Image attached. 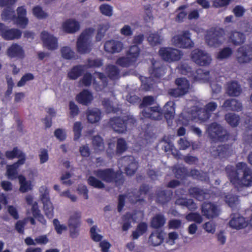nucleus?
Masks as SVG:
<instances>
[{"label":"nucleus","mask_w":252,"mask_h":252,"mask_svg":"<svg viewBox=\"0 0 252 252\" xmlns=\"http://www.w3.org/2000/svg\"><path fill=\"white\" fill-rule=\"evenodd\" d=\"M226 171L230 182L236 188L248 187L252 185V171L248 168L246 163H238L235 170L228 166L226 168Z\"/></svg>","instance_id":"obj_1"},{"label":"nucleus","mask_w":252,"mask_h":252,"mask_svg":"<svg viewBox=\"0 0 252 252\" xmlns=\"http://www.w3.org/2000/svg\"><path fill=\"white\" fill-rule=\"evenodd\" d=\"M94 29H86L78 37L76 43V49L80 54L89 53L92 47V39L94 32Z\"/></svg>","instance_id":"obj_2"},{"label":"nucleus","mask_w":252,"mask_h":252,"mask_svg":"<svg viewBox=\"0 0 252 252\" xmlns=\"http://www.w3.org/2000/svg\"><path fill=\"white\" fill-rule=\"evenodd\" d=\"M224 32L222 30L214 31L211 30L207 32L205 35V41L211 47H217L220 45L224 40L223 34Z\"/></svg>","instance_id":"obj_3"},{"label":"nucleus","mask_w":252,"mask_h":252,"mask_svg":"<svg viewBox=\"0 0 252 252\" xmlns=\"http://www.w3.org/2000/svg\"><path fill=\"white\" fill-rule=\"evenodd\" d=\"M217 105L215 102L209 103L206 106V109H201L199 108V105L196 106L191 112V117L192 119H197L201 121L208 119L210 116V113L214 111L217 108Z\"/></svg>","instance_id":"obj_4"},{"label":"nucleus","mask_w":252,"mask_h":252,"mask_svg":"<svg viewBox=\"0 0 252 252\" xmlns=\"http://www.w3.org/2000/svg\"><path fill=\"white\" fill-rule=\"evenodd\" d=\"M171 42L174 46L180 48H190L193 45L190 39V34L188 31L174 35L171 39Z\"/></svg>","instance_id":"obj_5"},{"label":"nucleus","mask_w":252,"mask_h":252,"mask_svg":"<svg viewBox=\"0 0 252 252\" xmlns=\"http://www.w3.org/2000/svg\"><path fill=\"white\" fill-rule=\"evenodd\" d=\"M159 54L163 60L172 62L179 60L182 56L180 50L172 48H161L159 51Z\"/></svg>","instance_id":"obj_6"},{"label":"nucleus","mask_w":252,"mask_h":252,"mask_svg":"<svg viewBox=\"0 0 252 252\" xmlns=\"http://www.w3.org/2000/svg\"><path fill=\"white\" fill-rule=\"evenodd\" d=\"M191 57L193 62L200 65H207L212 61L208 54L198 49L192 51Z\"/></svg>","instance_id":"obj_7"},{"label":"nucleus","mask_w":252,"mask_h":252,"mask_svg":"<svg viewBox=\"0 0 252 252\" xmlns=\"http://www.w3.org/2000/svg\"><path fill=\"white\" fill-rule=\"evenodd\" d=\"M139 50L137 45L131 46L129 50L127 57L120 58L117 64L122 66H127L135 62L138 57Z\"/></svg>","instance_id":"obj_8"},{"label":"nucleus","mask_w":252,"mask_h":252,"mask_svg":"<svg viewBox=\"0 0 252 252\" xmlns=\"http://www.w3.org/2000/svg\"><path fill=\"white\" fill-rule=\"evenodd\" d=\"M36 176V173L33 171H29L28 178L30 179L29 181L26 180V177L23 175H20L18 177L19 183L20 184L19 190L21 192L24 193L31 190L33 187L32 181Z\"/></svg>","instance_id":"obj_9"},{"label":"nucleus","mask_w":252,"mask_h":252,"mask_svg":"<svg viewBox=\"0 0 252 252\" xmlns=\"http://www.w3.org/2000/svg\"><path fill=\"white\" fill-rule=\"evenodd\" d=\"M26 201L28 204L31 206V212L32 216L44 225L46 224V220L43 216L41 214L38 204L36 201H33V197L31 195H27L26 196Z\"/></svg>","instance_id":"obj_10"},{"label":"nucleus","mask_w":252,"mask_h":252,"mask_svg":"<svg viewBox=\"0 0 252 252\" xmlns=\"http://www.w3.org/2000/svg\"><path fill=\"white\" fill-rule=\"evenodd\" d=\"M96 176L106 183L117 182V179H121V173H116L112 169L98 170L95 172Z\"/></svg>","instance_id":"obj_11"},{"label":"nucleus","mask_w":252,"mask_h":252,"mask_svg":"<svg viewBox=\"0 0 252 252\" xmlns=\"http://www.w3.org/2000/svg\"><path fill=\"white\" fill-rule=\"evenodd\" d=\"M210 136L214 139L220 141H223L227 139L226 132L223 130L222 128L216 124H213L207 129Z\"/></svg>","instance_id":"obj_12"},{"label":"nucleus","mask_w":252,"mask_h":252,"mask_svg":"<svg viewBox=\"0 0 252 252\" xmlns=\"http://www.w3.org/2000/svg\"><path fill=\"white\" fill-rule=\"evenodd\" d=\"M135 120L132 117H129L126 122L125 123L123 120L120 118H115L110 120V125L112 128L116 131L120 133L124 132L126 130V125L134 124Z\"/></svg>","instance_id":"obj_13"},{"label":"nucleus","mask_w":252,"mask_h":252,"mask_svg":"<svg viewBox=\"0 0 252 252\" xmlns=\"http://www.w3.org/2000/svg\"><path fill=\"white\" fill-rule=\"evenodd\" d=\"M40 38L43 46L49 50H55L58 47L57 39L47 31H43L40 34Z\"/></svg>","instance_id":"obj_14"},{"label":"nucleus","mask_w":252,"mask_h":252,"mask_svg":"<svg viewBox=\"0 0 252 252\" xmlns=\"http://www.w3.org/2000/svg\"><path fill=\"white\" fill-rule=\"evenodd\" d=\"M176 84L178 86V89L170 92V94L173 96L177 97L182 95L188 92L189 86L188 81L186 79L178 78L176 80Z\"/></svg>","instance_id":"obj_15"},{"label":"nucleus","mask_w":252,"mask_h":252,"mask_svg":"<svg viewBox=\"0 0 252 252\" xmlns=\"http://www.w3.org/2000/svg\"><path fill=\"white\" fill-rule=\"evenodd\" d=\"M24 159H19L18 160L14 163L10 165H7L6 166V171L5 173V176L7 178L10 180H14L16 178H18L19 176L18 175V169L20 166L24 164Z\"/></svg>","instance_id":"obj_16"},{"label":"nucleus","mask_w":252,"mask_h":252,"mask_svg":"<svg viewBox=\"0 0 252 252\" xmlns=\"http://www.w3.org/2000/svg\"><path fill=\"white\" fill-rule=\"evenodd\" d=\"M80 25L79 22L75 19H68L64 21L62 25V29L64 32L73 33L79 30Z\"/></svg>","instance_id":"obj_17"},{"label":"nucleus","mask_w":252,"mask_h":252,"mask_svg":"<svg viewBox=\"0 0 252 252\" xmlns=\"http://www.w3.org/2000/svg\"><path fill=\"white\" fill-rule=\"evenodd\" d=\"M237 58L241 63H248L252 60V48L249 46H243L238 51Z\"/></svg>","instance_id":"obj_18"},{"label":"nucleus","mask_w":252,"mask_h":252,"mask_svg":"<svg viewBox=\"0 0 252 252\" xmlns=\"http://www.w3.org/2000/svg\"><path fill=\"white\" fill-rule=\"evenodd\" d=\"M128 164V166L126 167V172L127 175H131L135 172L137 168V163L134 161L133 157H124L119 161V165L124 164L125 166H126Z\"/></svg>","instance_id":"obj_19"},{"label":"nucleus","mask_w":252,"mask_h":252,"mask_svg":"<svg viewBox=\"0 0 252 252\" xmlns=\"http://www.w3.org/2000/svg\"><path fill=\"white\" fill-rule=\"evenodd\" d=\"M17 16L14 18V22L20 27L24 28L28 23V19L26 17V9L23 6L17 9Z\"/></svg>","instance_id":"obj_20"},{"label":"nucleus","mask_w":252,"mask_h":252,"mask_svg":"<svg viewBox=\"0 0 252 252\" xmlns=\"http://www.w3.org/2000/svg\"><path fill=\"white\" fill-rule=\"evenodd\" d=\"M144 117L149 118L154 120H159L161 118V109L158 106L146 108L142 113Z\"/></svg>","instance_id":"obj_21"},{"label":"nucleus","mask_w":252,"mask_h":252,"mask_svg":"<svg viewBox=\"0 0 252 252\" xmlns=\"http://www.w3.org/2000/svg\"><path fill=\"white\" fill-rule=\"evenodd\" d=\"M202 212L208 218H212L219 215V209L213 204L209 203H204L202 207Z\"/></svg>","instance_id":"obj_22"},{"label":"nucleus","mask_w":252,"mask_h":252,"mask_svg":"<svg viewBox=\"0 0 252 252\" xmlns=\"http://www.w3.org/2000/svg\"><path fill=\"white\" fill-rule=\"evenodd\" d=\"M123 48L121 42L113 40L107 41L104 45L105 50L111 53L120 52Z\"/></svg>","instance_id":"obj_23"},{"label":"nucleus","mask_w":252,"mask_h":252,"mask_svg":"<svg viewBox=\"0 0 252 252\" xmlns=\"http://www.w3.org/2000/svg\"><path fill=\"white\" fill-rule=\"evenodd\" d=\"M86 115L88 121L91 124L98 122L101 118V112L97 108L88 109Z\"/></svg>","instance_id":"obj_24"},{"label":"nucleus","mask_w":252,"mask_h":252,"mask_svg":"<svg viewBox=\"0 0 252 252\" xmlns=\"http://www.w3.org/2000/svg\"><path fill=\"white\" fill-rule=\"evenodd\" d=\"M248 222L245 219L239 215H236L233 217L229 222L230 226L233 228L241 229L247 226Z\"/></svg>","instance_id":"obj_25"},{"label":"nucleus","mask_w":252,"mask_h":252,"mask_svg":"<svg viewBox=\"0 0 252 252\" xmlns=\"http://www.w3.org/2000/svg\"><path fill=\"white\" fill-rule=\"evenodd\" d=\"M93 99V96L92 94L87 90L82 91L76 96L77 102L84 105L88 104Z\"/></svg>","instance_id":"obj_26"},{"label":"nucleus","mask_w":252,"mask_h":252,"mask_svg":"<svg viewBox=\"0 0 252 252\" xmlns=\"http://www.w3.org/2000/svg\"><path fill=\"white\" fill-rule=\"evenodd\" d=\"M81 213L74 211L71 213L68 220V227H79L81 223Z\"/></svg>","instance_id":"obj_27"},{"label":"nucleus","mask_w":252,"mask_h":252,"mask_svg":"<svg viewBox=\"0 0 252 252\" xmlns=\"http://www.w3.org/2000/svg\"><path fill=\"white\" fill-rule=\"evenodd\" d=\"M164 238V233L158 230L153 233L149 237V242L153 246H158L161 243Z\"/></svg>","instance_id":"obj_28"},{"label":"nucleus","mask_w":252,"mask_h":252,"mask_svg":"<svg viewBox=\"0 0 252 252\" xmlns=\"http://www.w3.org/2000/svg\"><path fill=\"white\" fill-rule=\"evenodd\" d=\"M21 32L18 30H6L5 29L4 33H2V37L5 39L12 40L19 38L21 37Z\"/></svg>","instance_id":"obj_29"},{"label":"nucleus","mask_w":252,"mask_h":252,"mask_svg":"<svg viewBox=\"0 0 252 252\" xmlns=\"http://www.w3.org/2000/svg\"><path fill=\"white\" fill-rule=\"evenodd\" d=\"M164 111L165 112V118L169 123V120L174 116L175 107L174 102L172 101L167 102L164 107Z\"/></svg>","instance_id":"obj_30"},{"label":"nucleus","mask_w":252,"mask_h":252,"mask_svg":"<svg viewBox=\"0 0 252 252\" xmlns=\"http://www.w3.org/2000/svg\"><path fill=\"white\" fill-rule=\"evenodd\" d=\"M241 103L238 102L234 99L226 100L222 106V107L226 110H232L235 111H238L241 109Z\"/></svg>","instance_id":"obj_31"},{"label":"nucleus","mask_w":252,"mask_h":252,"mask_svg":"<svg viewBox=\"0 0 252 252\" xmlns=\"http://www.w3.org/2000/svg\"><path fill=\"white\" fill-rule=\"evenodd\" d=\"M229 39L233 44L238 45L244 42L245 37L243 33L239 32H234L231 33Z\"/></svg>","instance_id":"obj_32"},{"label":"nucleus","mask_w":252,"mask_h":252,"mask_svg":"<svg viewBox=\"0 0 252 252\" xmlns=\"http://www.w3.org/2000/svg\"><path fill=\"white\" fill-rule=\"evenodd\" d=\"M241 88L236 82H232L227 84V92L229 95L237 96L240 94Z\"/></svg>","instance_id":"obj_33"},{"label":"nucleus","mask_w":252,"mask_h":252,"mask_svg":"<svg viewBox=\"0 0 252 252\" xmlns=\"http://www.w3.org/2000/svg\"><path fill=\"white\" fill-rule=\"evenodd\" d=\"M6 157L10 159L14 158H18L19 159H24V162L26 160V157L25 154L17 148H14L12 151H7L5 153Z\"/></svg>","instance_id":"obj_34"},{"label":"nucleus","mask_w":252,"mask_h":252,"mask_svg":"<svg viewBox=\"0 0 252 252\" xmlns=\"http://www.w3.org/2000/svg\"><path fill=\"white\" fill-rule=\"evenodd\" d=\"M23 54V50L21 47L17 45H12L7 50V55L11 58L20 57Z\"/></svg>","instance_id":"obj_35"},{"label":"nucleus","mask_w":252,"mask_h":252,"mask_svg":"<svg viewBox=\"0 0 252 252\" xmlns=\"http://www.w3.org/2000/svg\"><path fill=\"white\" fill-rule=\"evenodd\" d=\"M43 204V210L46 217L52 219L54 217V207L50 200L42 201Z\"/></svg>","instance_id":"obj_36"},{"label":"nucleus","mask_w":252,"mask_h":252,"mask_svg":"<svg viewBox=\"0 0 252 252\" xmlns=\"http://www.w3.org/2000/svg\"><path fill=\"white\" fill-rule=\"evenodd\" d=\"M110 24L109 23H105L101 24L98 28L97 33L96 36V40L99 41L103 36L105 32L110 28Z\"/></svg>","instance_id":"obj_37"},{"label":"nucleus","mask_w":252,"mask_h":252,"mask_svg":"<svg viewBox=\"0 0 252 252\" xmlns=\"http://www.w3.org/2000/svg\"><path fill=\"white\" fill-rule=\"evenodd\" d=\"M32 11L33 15L39 19H45L48 16L47 13L39 6L34 7L32 9Z\"/></svg>","instance_id":"obj_38"},{"label":"nucleus","mask_w":252,"mask_h":252,"mask_svg":"<svg viewBox=\"0 0 252 252\" xmlns=\"http://www.w3.org/2000/svg\"><path fill=\"white\" fill-rule=\"evenodd\" d=\"M142 217V214L141 212H138L134 214L131 217L129 216L125 217V222H124L123 226V229L124 231H126L130 227L129 221L130 220L136 221L137 217L141 218Z\"/></svg>","instance_id":"obj_39"},{"label":"nucleus","mask_w":252,"mask_h":252,"mask_svg":"<svg viewBox=\"0 0 252 252\" xmlns=\"http://www.w3.org/2000/svg\"><path fill=\"white\" fill-rule=\"evenodd\" d=\"M190 193L199 200H203L208 196V194L205 193L202 190H200L198 188L190 189Z\"/></svg>","instance_id":"obj_40"},{"label":"nucleus","mask_w":252,"mask_h":252,"mask_svg":"<svg viewBox=\"0 0 252 252\" xmlns=\"http://www.w3.org/2000/svg\"><path fill=\"white\" fill-rule=\"evenodd\" d=\"M194 75L195 81H199L200 82H205L209 79V74L208 72H204L203 70L199 69L195 73Z\"/></svg>","instance_id":"obj_41"},{"label":"nucleus","mask_w":252,"mask_h":252,"mask_svg":"<svg viewBox=\"0 0 252 252\" xmlns=\"http://www.w3.org/2000/svg\"><path fill=\"white\" fill-rule=\"evenodd\" d=\"M53 223L56 232L59 234H61L63 232L67 229L66 225L62 224L57 219H55L53 220Z\"/></svg>","instance_id":"obj_42"},{"label":"nucleus","mask_w":252,"mask_h":252,"mask_svg":"<svg viewBox=\"0 0 252 252\" xmlns=\"http://www.w3.org/2000/svg\"><path fill=\"white\" fill-rule=\"evenodd\" d=\"M88 183L90 186L95 188L102 189L105 187L104 184L101 181L93 176L89 177Z\"/></svg>","instance_id":"obj_43"},{"label":"nucleus","mask_w":252,"mask_h":252,"mask_svg":"<svg viewBox=\"0 0 252 252\" xmlns=\"http://www.w3.org/2000/svg\"><path fill=\"white\" fill-rule=\"evenodd\" d=\"M147 226L144 223L138 225L137 229L133 232L132 237L134 239H137L140 235L144 234L147 230Z\"/></svg>","instance_id":"obj_44"},{"label":"nucleus","mask_w":252,"mask_h":252,"mask_svg":"<svg viewBox=\"0 0 252 252\" xmlns=\"http://www.w3.org/2000/svg\"><path fill=\"white\" fill-rule=\"evenodd\" d=\"M165 222V220L162 216L157 215L153 218L152 225L154 227L158 228L163 226Z\"/></svg>","instance_id":"obj_45"},{"label":"nucleus","mask_w":252,"mask_h":252,"mask_svg":"<svg viewBox=\"0 0 252 252\" xmlns=\"http://www.w3.org/2000/svg\"><path fill=\"white\" fill-rule=\"evenodd\" d=\"M148 42L152 45L159 44L162 40L160 36L157 33H151L148 37Z\"/></svg>","instance_id":"obj_46"},{"label":"nucleus","mask_w":252,"mask_h":252,"mask_svg":"<svg viewBox=\"0 0 252 252\" xmlns=\"http://www.w3.org/2000/svg\"><path fill=\"white\" fill-rule=\"evenodd\" d=\"M99 230L96 226H93L90 229L92 239L95 242H99L102 239V236L99 234Z\"/></svg>","instance_id":"obj_47"},{"label":"nucleus","mask_w":252,"mask_h":252,"mask_svg":"<svg viewBox=\"0 0 252 252\" xmlns=\"http://www.w3.org/2000/svg\"><path fill=\"white\" fill-rule=\"evenodd\" d=\"M82 128V123L80 122H76L74 123L73 127L74 132V139L77 140L81 135V130Z\"/></svg>","instance_id":"obj_48"},{"label":"nucleus","mask_w":252,"mask_h":252,"mask_svg":"<svg viewBox=\"0 0 252 252\" xmlns=\"http://www.w3.org/2000/svg\"><path fill=\"white\" fill-rule=\"evenodd\" d=\"M101 13L106 16L110 17L113 14V7L107 4H103L99 6Z\"/></svg>","instance_id":"obj_49"},{"label":"nucleus","mask_w":252,"mask_h":252,"mask_svg":"<svg viewBox=\"0 0 252 252\" xmlns=\"http://www.w3.org/2000/svg\"><path fill=\"white\" fill-rule=\"evenodd\" d=\"M176 203L179 205L186 206L189 209H193L196 208L195 204L191 199H179L176 201Z\"/></svg>","instance_id":"obj_50"},{"label":"nucleus","mask_w":252,"mask_h":252,"mask_svg":"<svg viewBox=\"0 0 252 252\" xmlns=\"http://www.w3.org/2000/svg\"><path fill=\"white\" fill-rule=\"evenodd\" d=\"M225 120L230 125L235 126L238 124L239 118L234 114H228L225 116Z\"/></svg>","instance_id":"obj_51"},{"label":"nucleus","mask_w":252,"mask_h":252,"mask_svg":"<svg viewBox=\"0 0 252 252\" xmlns=\"http://www.w3.org/2000/svg\"><path fill=\"white\" fill-rule=\"evenodd\" d=\"M61 54L63 58L70 59L74 57V52L68 47H63L61 49Z\"/></svg>","instance_id":"obj_52"},{"label":"nucleus","mask_w":252,"mask_h":252,"mask_svg":"<svg viewBox=\"0 0 252 252\" xmlns=\"http://www.w3.org/2000/svg\"><path fill=\"white\" fill-rule=\"evenodd\" d=\"M93 146L96 152L102 151L104 149L102 138L99 136H95L93 141Z\"/></svg>","instance_id":"obj_53"},{"label":"nucleus","mask_w":252,"mask_h":252,"mask_svg":"<svg viewBox=\"0 0 252 252\" xmlns=\"http://www.w3.org/2000/svg\"><path fill=\"white\" fill-rule=\"evenodd\" d=\"M232 54V50L229 48H225L220 51L217 55V58L219 60H223L229 57Z\"/></svg>","instance_id":"obj_54"},{"label":"nucleus","mask_w":252,"mask_h":252,"mask_svg":"<svg viewBox=\"0 0 252 252\" xmlns=\"http://www.w3.org/2000/svg\"><path fill=\"white\" fill-rule=\"evenodd\" d=\"M40 196L42 201L50 200L49 197V191L46 186H41L39 189Z\"/></svg>","instance_id":"obj_55"},{"label":"nucleus","mask_w":252,"mask_h":252,"mask_svg":"<svg viewBox=\"0 0 252 252\" xmlns=\"http://www.w3.org/2000/svg\"><path fill=\"white\" fill-rule=\"evenodd\" d=\"M82 70L81 66H76L73 67L68 72V77L72 79L77 78L80 75Z\"/></svg>","instance_id":"obj_56"},{"label":"nucleus","mask_w":252,"mask_h":252,"mask_svg":"<svg viewBox=\"0 0 252 252\" xmlns=\"http://www.w3.org/2000/svg\"><path fill=\"white\" fill-rule=\"evenodd\" d=\"M225 202L229 206L233 208L238 203L239 201L237 197L228 194L225 196Z\"/></svg>","instance_id":"obj_57"},{"label":"nucleus","mask_w":252,"mask_h":252,"mask_svg":"<svg viewBox=\"0 0 252 252\" xmlns=\"http://www.w3.org/2000/svg\"><path fill=\"white\" fill-rule=\"evenodd\" d=\"M186 7L185 6H181L176 11V21L180 22L186 17L187 15V12L185 9Z\"/></svg>","instance_id":"obj_58"},{"label":"nucleus","mask_w":252,"mask_h":252,"mask_svg":"<svg viewBox=\"0 0 252 252\" xmlns=\"http://www.w3.org/2000/svg\"><path fill=\"white\" fill-rule=\"evenodd\" d=\"M179 238V235L176 232H170L168 235V237L166 240V243L170 245H173L175 244V241Z\"/></svg>","instance_id":"obj_59"},{"label":"nucleus","mask_w":252,"mask_h":252,"mask_svg":"<svg viewBox=\"0 0 252 252\" xmlns=\"http://www.w3.org/2000/svg\"><path fill=\"white\" fill-rule=\"evenodd\" d=\"M186 219L188 221H194L197 223H200L202 221L201 217L199 214L192 213L186 216Z\"/></svg>","instance_id":"obj_60"},{"label":"nucleus","mask_w":252,"mask_h":252,"mask_svg":"<svg viewBox=\"0 0 252 252\" xmlns=\"http://www.w3.org/2000/svg\"><path fill=\"white\" fill-rule=\"evenodd\" d=\"M69 116L74 117L77 116L79 113V109L78 106L73 101H70L69 104Z\"/></svg>","instance_id":"obj_61"},{"label":"nucleus","mask_w":252,"mask_h":252,"mask_svg":"<svg viewBox=\"0 0 252 252\" xmlns=\"http://www.w3.org/2000/svg\"><path fill=\"white\" fill-rule=\"evenodd\" d=\"M121 34L125 36H131L133 34V31L131 27L128 25H125L120 31Z\"/></svg>","instance_id":"obj_62"},{"label":"nucleus","mask_w":252,"mask_h":252,"mask_svg":"<svg viewBox=\"0 0 252 252\" xmlns=\"http://www.w3.org/2000/svg\"><path fill=\"white\" fill-rule=\"evenodd\" d=\"M107 71L110 78L113 79L116 78L119 74L118 69L114 65L109 66L107 68Z\"/></svg>","instance_id":"obj_63"},{"label":"nucleus","mask_w":252,"mask_h":252,"mask_svg":"<svg viewBox=\"0 0 252 252\" xmlns=\"http://www.w3.org/2000/svg\"><path fill=\"white\" fill-rule=\"evenodd\" d=\"M33 79V76L31 73H28L24 75L21 80L18 82L17 86L18 87H22L24 86L25 83L29 81L32 80Z\"/></svg>","instance_id":"obj_64"}]
</instances>
